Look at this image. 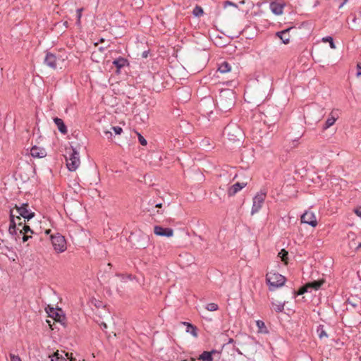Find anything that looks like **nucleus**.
Segmentation results:
<instances>
[{"label": "nucleus", "instance_id": "nucleus-1", "mask_svg": "<svg viewBox=\"0 0 361 361\" xmlns=\"http://www.w3.org/2000/svg\"><path fill=\"white\" fill-rule=\"evenodd\" d=\"M235 102V94L230 89L222 90L216 99V105L221 111L226 112L231 109Z\"/></svg>", "mask_w": 361, "mask_h": 361}, {"label": "nucleus", "instance_id": "nucleus-2", "mask_svg": "<svg viewBox=\"0 0 361 361\" xmlns=\"http://www.w3.org/2000/svg\"><path fill=\"white\" fill-rule=\"evenodd\" d=\"M67 153L68 154V157H66L67 168L71 171H75L80 164L79 154L73 147L69 149Z\"/></svg>", "mask_w": 361, "mask_h": 361}, {"label": "nucleus", "instance_id": "nucleus-3", "mask_svg": "<svg viewBox=\"0 0 361 361\" xmlns=\"http://www.w3.org/2000/svg\"><path fill=\"white\" fill-rule=\"evenodd\" d=\"M267 281L269 285V290L272 291L275 288L283 286L286 278L279 274L269 273L267 274Z\"/></svg>", "mask_w": 361, "mask_h": 361}, {"label": "nucleus", "instance_id": "nucleus-4", "mask_svg": "<svg viewBox=\"0 0 361 361\" xmlns=\"http://www.w3.org/2000/svg\"><path fill=\"white\" fill-rule=\"evenodd\" d=\"M51 241L54 250L57 253L63 252L67 249L66 240L64 236L60 233L51 235Z\"/></svg>", "mask_w": 361, "mask_h": 361}, {"label": "nucleus", "instance_id": "nucleus-5", "mask_svg": "<svg viewBox=\"0 0 361 361\" xmlns=\"http://www.w3.org/2000/svg\"><path fill=\"white\" fill-rule=\"evenodd\" d=\"M266 197L267 192L265 191L261 190L253 197L252 207L251 209L252 215L257 213L260 210Z\"/></svg>", "mask_w": 361, "mask_h": 361}, {"label": "nucleus", "instance_id": "nucleus-6", "mask_svg": "<svg viewBox=\"0 0 361 361\" xmlns=\"http://www.w3.org/2000/svg\"><path fill=\"white\" fill-rule=\"evenodd\" d=\"M224 133H226L231 140H239V138L242 137L241 129L234 125L227 126L224 129Z\"/></svg>", "mask_w": 361, "mask_h": 361}, {"label": "nucleus", "instance_id": "nucleus-7", "mask_svg": "<svg viewBox=\"0 0 361 361\" xmlns=\"http://www.w3.org/2000/svg\"><path fill=\"white\" fill-rule=\"evenodd\" d=\"M29 205L27 203H23L21 206L15 205V209L17 210L19 216L23 217L25 219L29 221L34 217L35 213L28 209Z\"/></svg>", "mask_w": 361, "mask_h": 361}, {"label": "nucleus", "instance_id": "nucleus-8", "mask_svg": "<svg viewBox=\"0 0 361 361\" xmlns=\"http://www.w3.org/2000/svg\"><path fill=\"white\" fill-rule=\"evenodd\" d=\"M47 312L50 317L54 319V321L64 325L66 317L62 314L61 309H54L53 307H49L48 309H47Z\"/></svg>", "mask_w": 361, "mask_h": 361}, {"label": "nucleus", "instance_id": "nucleus-9", "mask_svg": "<svg viewBox=\"0 0 361 361\" xmlns=\"http://www.w3.org/2000/svg\"><path fill=\"white\" fill-rule=\"evenodd\" d=\"M10 226L8 228V233L11 235H17V221H20L21 218L19 216H15L13 213V209L10 211Z\"/></svg>", "mask_w": 361, "mask_h": 361}, {"label": "nucleus", "instance_id": "nucleus-10", "mask_svg": "<svg viewBox=\"0 0 361 361\" xmlns=\"http://www.w3.org/2000/svg\"><path fill=\"white\" fill-rule=\"evenodd\" d=\"M301 222L310 225L312 227H315L317 225V221L314 214L310 211H306L301 216Z\"/></svg>", "mask_w": 361, "mask_h": 361}, {"label": "nucleus", "instance_id": "nucleus-11", "mask_svg": "<svg viewBox=\"0 0 361 361\" xmlns=\"http://www.w3.org/2000/svg\"><path fill=\"white\" fill-rule=\"evenodd\" d=\"M59 60V59L56 56V55L49 52L46 54L44 63L50 68L55 70L58 67Z\"/></svg>", "mask_w": 361, "mask_h": 361}, {"label": "nucleus", "instance_id": "nucleus-12", "mask_svg": "<svg viewBox=\"0 0 361 361\" xmlns=\"http://www.w3.org/2000/svg\"><path fill=\"white\" fill-rule=\"evenodd\" d=\"M154 233L159 236L171 237L173 235V230L171 228H163L160 226L154 227Z\"/></svg>", "mask_w": 361, "mask_h": 361}, {"label": "nucleus", "instance_id": "nucleus-13", "mask_svg": "<svg viewBox=\"0 0 361 361\" xmlns=\"http://www.w3.org/2000/svg\"><path fill=\"white\" fill-rule=\"evenodd\" d=\"M30 154L34 158H43L47 156V152L44 148L35 145L30 149Z\"/></svg>", "mask_w": 361, "mask_h": 361}, {"label": "nucleus", "instance_id": "nucleus-14", "mask_svg": "<svg viewBox=\"0 0 361 361\" xmlns=\"http://www.w3.org/2000/svg\"><path fill=\"white\" fill-rule=\"evenodd\" d=\"M247 183H236L229 188L228 190V196L231 197L235 195L238 192L241 190L246 186Z\"/></svg>", "mask_w": 361, "mask_h": 361}, {"label": "nucleus", "instance_id": "nucleus-15", "mask_svg": "<svg viewBox=\"0 0 361 361\" xmlns=\"http://www.w3.org/2000/svg\"><path fill=\"white\" fill-rule=\"evenodd\" d=\"M283 4L277 3V2H271L270 4V9L273 13L275 15H281L283 11Z\"/></svg>", "mask_w": 361, "mask_h": 361}, {"label": "nucleus", "instance_id": "nucleus-16", "mask_svg": "<svg viewBox=\"0 0 361 361\" xmlns=\"http://www.w3.org/2000/svg\"><path fill=\"white\" fill-rule=\"evenodd\" d=\"M291 30L290 28H288L286 30H283L281 32H278L276 33V35L282 40V42L284 44H288L290 42V35H289V31Z\"/></svg>", "mask_w": 361, "mask_h": 361}, {"label": "nucleus", "instance_id": "nucleus-17", "mask_svg": "<svg viewBox=\"0 0 361 361\" xmlns=\"http://www.w3.org/2000/svg\"><path fill=\"white\" fill-rule=\"evenodd\" d=\"M54 123L56 125L58 130L60 133L65 135L67 133V128L63 122V121L61 118H55L54 119Z\"/></svg>", "mask_w": 361, "mask_h": 361}, {"label": "nucleus", "instance_id": "nucleus-18", "mask_svg": "<svg viewBox=\"0 0 361 361\" xmlns=\"http://www.w3.org/2000/svg\"><path fill=\"white\" fill-rule=\"evenodd\" d=\"M183 324L187 326L186 332L190 333L191 335H192L195 338H197V327L192 324L189 322H183Z\"/></svg>", "mask_w": 361, "mask_h": 361}, {"label": "nucleus", "instance_id": "nucleus-19", "mask_svg": "<svg viewBox=\"0 0 361 361\" xmlns=\"http://www.w3.org/2000/svg\"><path fill=\"white\" fill-rule=\"evenodd\" d=\"M216 353V350H213L210 352L204 351L198 357V360L202 361H213L212 354Z\"/></svg>", "mask_w": 361, "mask_h": 361}, {"label": "nucleus", "instance_id": "nucleus-20", "mask_svg": "<svg viewBox=\"0 0 361 361\" xmlns=\"http://www.w3.org/2000/svg\"><path fill=\"white\" fill-rule=\"evenodd\" d=\"M286 301H272V307L276 312H281L284 309Z\"/></svg>", "mask_w": 361, "mask_h": 361}, {"label": "nucleus", "instance_id": "nucleus-21", "mask_svg": "<svg viewBox=\"0 0 361 361\" xmlns=\"http://www.w3.org/2000/svg\"><path fill=\"white\" fill-rule=\"evenodd\" d=\"M338 116H335L334 113L332 111L330 114V117L326 121L325 125L324 126V129H327L331 126H333L335 121L337 120Z\"/></svg>", "mask_w": 361, "mask_h": 361}, {"label": "nucleus", "instance_id": "nucleus-22", "mask_svg": "<svg viewBox=\"0 0 361 361\" xmlns=\"http://www.w3.org/2000/svg\"><path fill=\"white\" fill-rule=\"evenodd\" d=\"M127 62L128 61L126 59L119 57L113 61V64L117 68L118 70H120L126 65Z\"/></svg>", "mask_w": 361, "mask_h": 361}, {"label": "nucleus", "instance_id": "nucleus-23", "mask_svg": "<svg viewBox=\"0 0 361 361\" xmlns=\"http://www.w3.org/2000/svg\"><path fill=\"white\" fill-rule=\"evenodd\" d=\"M231 65L226 61H224L223 63H221L218 68L219 71L221 72V73H228L231 71Z\"/></svg>", "mask_w": 361, "mask_h": 361}, {"label": "nucleus", "instance_id": "nucleus-24", "mask_svg": "<svg viewBox=\"0 0 361 361\" xmlns=\"http://www.w3.org/2000/svg\"><path fill=\"white\" fill-rule=\"evenodd\" d=\"M324 283V280H319V281H314L312 282L307 283V287L310 288H313L314 290H318L322 285Z\"/></svg>", "mask_w": 361, "mask_h": 361}, {"label": "nucleus", "instance_id": "nucleus-25", "mask_svg": "<svg viewBox=\"0 0 361 361\" xmlns=\"http://www.w3.org/2000/svg\"><path fill=\"white\" fill-rule=\"evenodd\" d=\"M28 233H33V231L29 226L25 224L23 226V228L20 230L19 233H18L16 236L20 237L21 234H27Z\"/></svg>", "mask_w": 361, "mask_h": 361}, {"label": "nucleus", "instance_id": "nucleus-26", "mask_svg": "<svg viewBox=\"0 0 361 361\" xmlns=\"http://www.w3.org/2000/svg\"><path fill=\"white\" fill-rule=\"evenodd\" d=\"M256 324L259 329V332H260V333H267V327H266L264 322H262L261 320H258L256 322Z\"/></svg>", "mask_w": 361, "mask_h": 361}, {"label": "nucleus", "instance_id": "nucleus-27", "mask_svg": "<svg viewBox=\"0 0 361 361\" xmlns=\"http://www.w3.org/2000/svg\"><path fill=\"white\" fill-rule=\"evenodd\" d=\"M288 254V252L284 249L281 250V252L279 253V257L281 259V260L283 262H285V264H287Z\"/></svg>", "mask_w": 361, "mask_h": 361}, {"label": "nucleus", "instance_id": "nucleus-28", "mask_svg": "<svg viewBox=\"0 0 361 361\" xmlns=\"http://www.w3.org/2000/svg\"><path fill=\"white\" fill-rule=\"evenodd\" d=\"M317 333L319 338H326L328 336L324 331L323 326H319L317 329Z\"/></svg>", "mask_w": 361, "mask_h": 361}, {"label": "nucleus", "instance_id": "nucleus-29", "mask_svg": "<svg viewBox=\"0 0 361 361\" xmlns=\"http://www.w3.org/2000/svg\"><path fill=\"white\" fill-rule=\"evenodd\" d=\"M192 13L195 16H200L203 14V9L202 7L196 6L193 9Z\"/></svg>", "mask_w": 361, "mask_h": 361}, {"label": "nucleus", "instance_id": "nucleus-30", "mask_svg": "<svg viewBox=\"0 0 361 361\" xmlns=\"http://www.w3.org/2000/svg\"><path fill=\"white\" fill-rule=\"evenodd\" d=\"M322 41L325 42H328V43H329L330 47L331 49L336 48L335 44H334L333 38L331 37L327 36L326 37H324V38H322Z\"/></svg>", "mask_w": 361, "mask_h": 361}, {"label": "nucleus", "instance_id": "nucleus-31", "mask_svg": "<svg viewBox=\"0 0 361 361\" xmlns=\"http://www.w3.org/2000/svg\"><path fill=\"white\" fill-rule=\"evenodd\" d=\"M218 305L214 302H211L207 305L206 309L208 311H216L218 310Z\"/></svg>", "mask_w": 361, "mask_h": 361}, {"label": "nucleus", "instance_id": "nucleus-32", "mask_svg": "<svg viewBox=\"0 0 361 361\" xmlns=\"http://www.w3.org/2000/svg\"><path fill=\"white\" fill-rule=\"evenodd\" d=\"M309 288H310L307 287V284H306L305 286H302V287H301L300 288V290H298L297 295H302V294H304L305 293L307 292Z\"/></svg>", "mask_w": 361, "mask_h": 361}, {"label": "nucleus", "instance_id": "nucleus-33", "mask_svg": "<svg viewBox=\"0 0 361 361\" xmlns=\"http://www.w3.org/2000/svg\"><path fill=\"white\" fill-rule=\"evenodd\" d=\"M137 135H138V140H139L140 143L142 146H145L147 143V140L140 133H137Z\"/></svg>", "mask_w": 361, "mask_h": 361}, {"label": "nucleus", "instance_id": "nucleus-34", "mask_svg": "<svg viewBox=\"0 0 361 361\" xmlns=\"http://www.w3.org/2000/svg\"><path fill=\"white\" fill-rule=\"evenodd\" d=\"M112 129L116 135H120L123 131L122 128L119 126H114Z\"/></svg>", "mask_w": 361, "mask_h": 361}, {"label": "nucleus", "instance_id": "nucleus-35", "mask_svg": "<svg viewBox=\"0 0 361 361\" xmlns=\"http://www.w3.org/2000/svg\"><path fill=\"white\" fill-rule=\"evenodd\" d=\"M10 357H11V361H21V360L18 355L10 354Z\"/></svg>", "mask_w": 361, "mask_h": 361}, {"label": "nucleus", "instance_id": "nucleus-36", "mask_svg": "<svg viewBox=\"0 0 361 361\" xmlns=\"http://www.w3.org/2000/svg\"><path fill=\"white\" fill-rule=\"evenodd\" d=\"M82 8H78L77 10V17H78V23L79 24L80 22V18H81V16H82Z\"/></svg>", "mask_w": 361, "mask_h": 361}, {"label": "nucleus", "instance_id": "nucleus-37", "mask_svg": "<svg viewBox=\"0 0 361 361\" xmlns=\"http://www.w3.org/2000/svg\"><path fill=\"white\" fill-rule=\"evenodd\" d=\"M23 225H25V223H23L21 220L17 221V231H20V230L23 228Z\"/></svg>", "mask_w": 361, "mask_h": 361}, {"label": "nucleus", "instance_id": "nucleus-38", "mask_svg": "<svg viewBox=\"0 0 361 361\" xmlns=\"http://www.w3.org/2000/svg\"><path fill=\"white\" fill-rule=\"evenodd\" d=\"M354 212L356 214L357 216L361 218V207L355 209Z\"/></svg>", "mask_w": 361, "mask_h": 361}, {"label": "nucleus", "instance_id": "nucleus-39", "mask_svg": "<svg viewBox=\"0 0 361 361\" xmlns=\"http://www.w3.org/2000/svg\"><path fill=\"white\" fill-rule=\"evenodd\" d=\"M357 76H361V64L360 63H358L357 64Z\"/></svg>", "mask_w": 361, "mask_h": 361}, {"label": "nucleus", "instance_id": "nucleus-40", "mask_svg": "<svg viewBox=\"0 0 361 361\" xmlns=\"http://www.w3.org/2000/svg\"><path fill=\"white\" fill-rule=\"evenodd\" d=\"M99 324V326L103 329H105L107 328V325L104 322H99L98 321L97 322Z\"/></svg>", "mask_w": 361, "mask_h": 361}, {"label": "nucleus", "instance_id": "nucleus-41", "mask_svg": "<svg viewBox=\"0 0 361 361\" xmlns=\"http://www.w3.org/2000/svg\"><path fill=\"white\" fill-rule=\"evenodd\" d=\"M23 235V241L26 242L30 238H31L30 235H28L27 234H22Z\"/></svg>", "mask_w": 361, "mask_h": 361}, {"label": "nucleus", "instance_id": "nucleus-42", "mask_svg": "<svg viewBox=\"0 0 361 361\" xmlns=\"http://www.w3.org/2000/svg\"><path fill=\"white\" fill-rule=\"evenodd\" d=\"M72 355H73V353H66V356L68 359H70L71 361H73V359Z\"/></svg>", "mask_w": 361, "mask_h": 361}, {"label": "nucleus", "instance_id": "nucleus-43", "mask_svg": "<svg viewBox=\"0 0 361 361\" xmlns=\"http://www.w3.org/2000/svg\"><path fill=\"white\" fill-rule=\"evenodd\" d=\"M348 303H349L350 305H352L353 307H356V306H357V302H353V301H351V300H348Z\"/></svg>", "mask_w": 361, "mask_h": 361}, {"label": "nucleus", "instance_id": "nucleus-44", "mask_svg": "<svg viewBox=\"0 0 361 361\" xmlns=\"http://www.w3.org/2000/svg\"><path fill=\"white\" fill-rule=\"evenodd\" d=\"M161 207H162L161 203H158V204H155V207H157V208H161Z\"/></svg>", "mask_w": 361, "mask_h": 361}, {"label": "nucleus", "instance_id": "nucleus-45", "mask_svg": "<svg viewBox=\"0 0 361 361\" xmlns=\"http://www.w3.org/2000/svg\"><path fill=\"white\" fill-rule=\"evenodd\" d=\"M106 47H99V50L100 51H104L106 49Z\"/></svg>", "mask_w": 361, "mask_h": 361}, {"label": "nucleus", "instance_id": "nucleus-46", "mask_svg": "<svg viewBox=\"0 0 361 361\" xmlns=\"http://www.w3.org/2000/svg\"><path fill=\"white\" fill-rule=\"evenodd\" d=\"M348 1V0H344V1L341 4V5L339 6V8L343 7V6Z\"/></svg>", "mask_w": 361, "mask_h": 361}, {"label": "nucleus", "instance_id": "nucleus-47", "mask_svg": "<svg viewBox=\"0 0 361 361\" xmlns=\"http://www.w3.org/2000/svg\"><path fill=\"white\" fill-rule=\"evenodd\" d=\"M104 133H105L106 135H109L110 136H111V135H112L111 133V132H109V131H105Z\"/></svg>", "mask_w": 361, "mask_h": 361}, {"label": "nucleus", "instance_id": "nucleus-48", "mask_svg": "<svg viewBox=\"0 0 361 361\" xmlns=\"http://www.w3.org/2000/svg\"><path fill=\"white\" fill-rule=\"evenodd\" d=\"M55 356L56 357V360L58 361V360H59L58 353H55Z\"/></svg>", "mask_w": 361, "mask_h": 361}, {"label": "nucleus", "instance_id": "nucleus-49", "mask_svg": "<svg viewBox=\"0 0 361 361\" xmlns=\"http://www.w3.org/2000/svg\"><path fill=\"white\" fill-rule=\"evenodd\" d=\"M360 248H361V243H359V245H357V247L356 250H358V249H360Z\"/></svg>", "mask_w": 361, "mask_h": 361}, {"label": "nucleus", "instance_id": "nucleus-50", "mask_svg": "<svg viewBox=\"0 0 361 361\" xmlns=\"http://www.w3.org/2000/svg\"><path fill=\"white\" fill-rule=\"evenodd\" d=\"M143 56H144V57H147V53H145V52H144V53H143Z\"/></svg>", "mask_w": 361, "mask_h": 361}, {"label": "nucleus", "instance_id": "nucleus-51", "mask_svg": "<svg viewBox=\"0 0 361 361\" xmlns=\"http://www.w3.org/2000/svg\"><path fill=\"white\" fill-rule=\"evenodd\" d=\"M47 322L49 323V325L50 326L51 329H54L53 327H52V325L50 324L49 321H47Z\"/></svg>", "mask_w": 361, "mask_h": 361}, {"label": "nucleus", "instance_id": "nucleus-52", "mask_svg": "<svg viewBox=\"0 0 361 361\" xmlns=\"http://www.w3.org/2000/svg\"><path fill=\"white\" fill-rule=\"evenodd\" d=\"M5 250H8V251L10 250L9 247H6V246L5 247Z\"/></svg>", "mask_w": 361, "mask_h": 361}, {"label": "nucleus", "instance_id": "nucleus-53", "mask_svg": "<svg viewBox=\"0 0 361 361\" xmlns=\"http://www.w3.org/2000/svg\"><path fill=\"white\" fill-rule=\"evenodd\" d=\"M104 41V39L103 38H101L99 40L100 42H103Z\"/></svg>", "mask_w": 361, "mask_h": 361}, {"label": "nucleus", "instance_id": "nucleus-54", "mask_svg": "<svg viewBox=\"0 0 361 361\" xmlns=\"http://www.w3.org/2000/svg\"><path fill=\"white\" fill-rule=\"evenodd\" d=\"M49 232H50V230L46 231V233H49Z\"/></svg>", "mask_w": 361, "mask_h": 361}, {"label": "nucleus", "instance_id": "nucleus-55", "mask_svg": "<svg viewBox=\"0 0 361 361\" xmlns=\"http://www.w3.org/2000/svg\"><path fill=\"white\" fill-rule=\"evenodd\" d=\"M350 234H353V233H351V232H350V233H348V237H350Z\"/></svg>", "mask_w": 361, "mask_h": 361}, {"label": "nucleus", "instance_id": "nucleus-56", "mask_svg": "<svg viewBox=\"0 0 361 361\" xmlns=\"http://www.w3.org/2000/svg\"><path fill=\"white\" fill-rule=\"evenodd\" d=\"M208 101H209V102L210 104H212V102L210 99H209Z\"/></svg>", "mask_w": 361, "mask_h": 361}, {"label": "nucleus", "instance_id": "nucleus-57", "mask_svg": "<svg viewBox=\"0 0 361 361\" xmlns=\"http://www.w3.org/2000/svg\"><path fill=\"white\" fill-rule=\"evenodd\" d=\"M63 360H64V359L61 357V361H63Z\"/></svg>", "mask_w": 361, "mask_h": 361}, {"label": "nucleus", "instance_id": "nucleus-58", "mask_svg": "<svg viewBox=\"0 0 361 361\" xmlns=\"http://www.w3.org/2000/svg\"><path fill=\"white\" fill-rule=\"evenodd\" d=\"M183 361H188V360H183Z\"/></svg>", "mask_w": 361, "mask_h": 361}]
</instances>
